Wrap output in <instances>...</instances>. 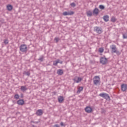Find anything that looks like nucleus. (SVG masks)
<instances>
[{
	"instance_id": "obj_10",
	"label": "nucleus",
	"mask_w": 127,
	"mask_h": 127,
	"mask_svg": "<svg viewBox=\"0 0 127 127\" xmlns=\"http://www.w3.org/2000/svg\"><path fill=\"white\" fill-rule=\"evenodd\" d=\"M17 104L19 106H22L24 104V100L23 99H20L17 101Z\"/></svg>"
},
{
	"instance_id": "obj_38",
	"label": "nucleus",
	"mask_w": 127,
	"mask_h": 127,
	"mask_svg": "<svg viewBox=\"0 0 127 127\" xmlns=\"http://www.w3.org/2000/svg\"><path fill=\"white\" fill-rule=\"evenodd\" d=\"M56 62H58V63H60V60H57Z\"/></svg>"
},
{
	"instance_id": "obj_37",
	"label": "nucleus",
	"mask_w": 127,
	"mask_h": 127,
	"mask_svg": "<svg viewBox=\"0 0 127 127\" xmlns=\"http://www.w3.org/2000/svg\"><path fill=\"white\" fill-rule=\"evenodd\" d=\"M31 123H33V124H39V122H34V121H31Z\"/></svg>"
},
{
	"instance_id": "obj_12",
	"label": "nucleus",
	"mask_w": 127,
	"mask_h": 127,
	"mask_svg": "<svg viewBox=\"0 0 127 127\" xmlns=\"http://www.w3.org/2000/svg\"><path fill=\"white\" fill-rule=\"evenodd\" d=\"M93 14L98 15V14H99V9H98V8H95L93 11Z\"/></svg>"
},
{
	"instance_id": "obj_3",
	"label": "nucleus",
	"mask_w": 127,
	"mask_h": 127,
	"mask_svg": "<svg viewBox=\"0 0 127 127\" xmlns=\"http://www.w3.org/2000/svg\"><path fill=\"white\" fill-rule=\"evenodd\" d=\"M94 31L98 34H102L103 33V29L101 27L96 26L94 28Z\"/></svg>"
},
{
	"instance_id": "obj_32",
	"label": "nucleus",
	"mask_w": 127,
	"mask_h": 127,
	"mask_svg": "<svg viewBox=\"0 0 127 127\" xmlns=\"http://www.w3.org/2000/svg\"><path fill=\"white\" fill-rule=\"evenodd\" d=\"M55 40L56 41V42H58L59 41V38H55Z\"/></svg>"
},
{
	"instance_id": "obj_19",
	"label": "nucleus",
	"mask_w": 127,
	"mask_h": 127,
	"mask_svg": "<svg viewBox=\"0 0 127 127\" xmlns=\"http://www.w3.org/2000/svg\"><path fill=\"white\" fill-rule=\"evenodd\" d=\"M86 14L87 15V16H92V14H93V13H92V11H88L87 12H86Z\"/></svg>"
},
{
	"instance_id": "obj_6",
	"label": "nucleus",
	"mask_w": 127,
	"mask_h": 127,
	"mask_svg": "<svg viewBox=\"0 0 127 127\" xmlns=\"http://www.w3.org/2000/svg\"><path fill=\"white\" fill-rule=\"evenodd\" d=\"M121 90L123 92H126L127 90V84H123L121 85Z\"/></svg>"
},
{
	"instance_id": "obj_9",
	"label": "nucleus",
	"mask_w": 127,
	"mask_h": 127,
	"mask_svg": "<svg viewBox=\"0 0 127 127\" xmlns=\"http://www.w3.org/2000/svg\"><path fill=\"white\" fill-rule=\"evenodd\" d=\"M63 14L64 16H66V15H73V14H74V12L72 11H71L70 12L65 11V12H64L63 13Z\"/></svg>"
},
{
	"instance_id": "obj_7",
	"label": "nucleus",
	"mask_w": 127,
	"mask_h": 127,
	"mask_svg": "<svg viewBox=\"0 0 127 127\" xmlns=\"http://www.w3.org/2000/svg\"><path fill=\"white\" fill-rule=\"evenodd\" d=\"M36 115L39 117L42 116L43 115V111L41 109H39L36 111Z\"/></svg>"
},
{
	"instance_id": "obj_17",
	"label": "nucleus",
	"mask_w": 127,
	"mask_h": 127,
	"mask_svg": "<svg viewBox=\"0 0 127 127\" xmlns=\"http://www.w3.org/2000/svg\"><path fill=\"white\" fill-rule=\"evenodd\" d=\"M57 74H58V75H60L61 76L62 75H63V70H62V69L58 70Z\"/></svg>"
},
{
	"instance_id": "obj_39",
	"label": "nucleus",
	"mask_w": 127,
	"mask_h": 127,
	"mask_svg": "<svg viewBox=\"0 0 127 127\" xmlns=\"http://www.w3.org/2000/svg\"><path fill=\"white\" fill-rule=\"evenodd\" d=\"M21 98H23V94H21Z\"/></svg>"
},
{
	"instance_id": "obj_31",
	"label": "nucleus",
	"mask_w": 127,
	"mask_h": 127,
	"mask_svg": "<svg viewBox=\"0 0 127 127\" xmlns=\"http://www.w3.org/2000/svg\"><path fill=\"white\" fill-rule=\"evenodd\" d=\"M58 62L57 61L56 62H54V63H53V65L54 66H57V64H58Z\"/></svg>"
},
{
	"instance_id": "obj_29",
	"label": "nucleus",
	"mask_w": 127,
	"mask_h": 127,
	"mask_svg": "<svg viewBox=\"0 0 127 127\" xmlns=\"http://www.w3.org/2000/svg\"><path fill=\"white\" fill-rule=\"evenodd\" d=\"M71 6H72V7H75L76 6V4L74 2H72L70 3Z\"/></svg>"
},
{
	"instance_id": "obj_16",
	"label": "nucleus",
	"mask_w": 127,
	"mask_h": 127,
	"mask_svg": "<svg viewBox=\"0 0 127 127\" xmlns=\"http://www.w3.org/2000/svg\"><path fill=\"white\" fill-rule=\"evenodd\" d=\"M20 90L22 92H25V91H26L27 90V88H26V86H21Z\"/></svg>"
},
{
	"instance_id": "obj_36",
	"label": "nucleus",
	"mask_w": 127,
	"mask_h": 127,
	"mask_svg": "<svg viewBox=\"0 0 127 127\" xmlns=\"http://www.w3.org/2000/svg\"><path fill=\"white\" fill-rule=\"evenodd\" d=\"M53 127H60V126L58 124H56L53 126Z\"/></svg>"
},
{
	"instance_id": "obj_22",
	"label": "nucleus",
	"mask_w": 127,
	"mask_h": 127,
	"mask_svg": "<svg viewBox=\"0 0 127 127\" xmlns=\"http://www.w3.org/2000/svg\"><path fill=\"white\" fill-rule=\"evenodd\" d=\"M98 51L100 53H103L104 52V49L100 48L98 50Z\"/></svg>"
},
{
	"instance_id": "obj_14",
	"label": "nucleus",
	"mask_w": 127,
	"mask_h": 127,
	"mask_svg": "<svg viewBox=\"0 0 127 127\" xmlns=\"http://www.w3.org/2000/svg\"><path fill=\"white\" fill-rule=\"evenodd\" d=\"M103 18L104 20L106 21V22L109 21V15H106L105 16H104Z\"/></svg>"
},
{
	"instance_id": "obj_11",
	"label": "nucleus",
	"mask_w": 127,
	"mask_h": 127,
	"mask_svg": "<svg viewBox=\"0 0 127 127\" xmlns=\"http://www.w3.org/2000/svg\"><path fill=\"white\" fill-rule=\"evenodd\" d=\"M85 111L86 113H92V109L90 107H87L85 108Z\"/></svg>"
},
{
	"instance_id": "obj_35",
	"label": "nucleus",
	"mask_w": 127,
	"mask_h": 127,
	"mask_svg": "<svg viewBox=\"0 0 127 127\" xmlns=\"http://www.w3.org/2000/svg\"><path fill=\"white\" fill-rule=\"evenodd\" d=\"M77 77H75L74 79H73V81L74 82H75V83H76V81H77Z\"/></svg>"
},
{
	"instance_id": "obj_15",
	"label": "nucleus",
	"mask_w": 127,
	"mask_h": 127,
	"mask_svg": "<svg viewBox=\"0 0 127 127\" xmlns=\"http://www.w3.org/2000/svg\"><path fill=\"white\" fill-rule=\"evenodd\" d=\"M7 9L9 11L12 10V5L9 4L7 6Z\"/></svg>"
},
{
	"instance_id": "obj_34",
	"label": "nucleus",
	"mask_w": 127,
	"mask_h": 127,
	"mask_svg": "<svg viewBox=\"0 0 127 127\" xmlns=\"http://www.w3.org/2000/svg\"><path fill=\"white\" fill-rule=\"evenodd\" d=\"M115 53H116V54H117V55H120V51H117L115 52Z\"/></svg>"
},
{
	"instance_id": "obj_41",
	"label": "nucleus",
	"mask_w": 127,
	"mask_h": 127,
	"mask_svg": "<svg viewBox=\"0 0 127 127\" xmlns=\"http://www.w3.org/2000/svg\"><path fill=\"white\" fill-rule=\"evenodd\" d=\"M32 127H35V126L33 125H32Z\"/></svg>"
},
{
	"instance_id": "obj_30",
	"label": "nucleus",
	"mask_w": 127,
	"mask_h": 127,
	"mask_svg": "<svg viewBox=\"0 0 127 127\" xmlns=\"http://www.w3.org/2000/svg\"><path fill=\"white\" fill-rule=\"evenodd\" d=\"M4 44H8V40H4Z\"/></svg>"
},
{
	"instance_id": "obj_26",
	"label": "nucleus",
	"mask_w": 127,
	"mask_h": 127,
	"mask_svg": "<svg viewBox=\"0 0 127 127\" xmlns=\"http://www.w3.org/2000/svg\"><path fill=\"white\" fill-rule=\"evenodd\" d=\"M99 8H100V9H105V6H104L103 5H100L99 6Z\"/></svg>"
},
{
	"instance_id": "obj_1",
	"label": "nucleus",
	"mask_w": 127,
	"mask_h": 127,
	"mask_svg": "<svg viewBox=\"0 0 127 127\" xmlns=\"http://www.w3.org/2000/svg\"><path fill=\"white\" fill-rule=\"evenodd\" d=\"M99 96L100 97H102V98H104V99H105V100H107V101H110L111 100V98H110V95L106 93H100L99 94Z\"/></svg>"
},
{
	"instance_id": "obj_21",
	"label": "nucleus",
	"mask_w": 127,
	"mask_h": 127,
	"mask_svg": "<svg viewBox=\"0 0 127 127\" xmlns=\"http://www.w3.org/2000/svg\"><path fill=\"white\" fill-rule=\"evenodd\" d=\"M43 59H44V57L43 56H42L41 57L38 59V60L39 61H41V62H43Z\"/></svg>"
},
{
	"instance_id": "obj_2",
	"label": "nucleus",
	"mask_w": 127,
	"mask_h": 127,
	"mask_svg": "<svg viewBox=\"0 0 127 127\" xmlns=\"http://www.w3.org/2000/svg\"><path fill=\"white\" fill-rule=\"evenodd\" d=\"M19 48H20V51H21V52H23V53L27 52V47L26 46V45L25 44L21 45L19 47Z\"/></svg>"
},
{
	"instance_id": "obj_24",
	"label": "nucleus",
	"mask_w": 127,
	"mask_h": 127,
	"mask_svg": "<svg viewBox=\"0 0 127 127\" xmlns=\"http://www.w3.org/2000/svg\"><path fill=\"white\" fill-rule=\"evenodd\" d=\"M123 39H127V33L123 34Z\"/></svg>"
},
{
	"instance_id": "obj_18",
	"label": "nucleus",
	"mask_w": 127,
	"mask_h": 127,
	"mask_svg": "<svg viewBox=\"0 0 127 127\" xmlns=\"http://www.w3.org/2000/svg\"><path fill=\"white\" fill-rule=\"evenodd\" d=\"M84 89V87H82V86H80L78 88V90L77 91V93H80L81 92H82V91H83V89Z\"/></svg>"
},
{
	"instance_id": "obj_20",
	"label": "nucleus",
	"mask_w": 127,
	"mask_h": 127,
	"mask_svg": "<svg viewBox=\"0 0 127 127\" xmlns=\"http://www.w3.org/2000/svg\"><path fill=\"white\" fill-rule=\"evenodd\" d=\"M112 22H116V21H117V19H116V17H112L111 18V19Z\"/></svg>"
},
{
	"instance_id": "obj_13",
	"label": "nucleus",
	"mask_w": 127,
	"mask_h": 127,
	"mask_svg": "<svg viewBox=\"0 0 127 127\" xmlns=\"http://www.w3.org/2000/svg\"><path fill=\"white\" fill-rule=\"evenodd\" d=\"M64 101V97L62 96H60L58 97L59 103H62Z\"/></svg>"
},
{
	"instance_id": "obj_25",
	"label": "nucleus",
	"mask_w": 127,
	"mask_h": 127,
	"mask_svg": "<svg viewBox=\"0 0 127 127\" xmlns=\"http://www.w3.org/2000/svg\"><path fill=\"white\" fill-rule=\"evenodd\" d=\"M14 98L16 100H18V99H19V95H18V94H15L14 96Z\"/></svg>"
},
{
	"instance_id": "obj_23",
	"label": "nucleus",
	"mask_w": 127,
	"mask_h": 127,
	"mask_svg": "<svg viewBox=\"0 0 127 127\" xmlns=\"http://www.w3.org/2000/svg\"><path fill=\"white\" fill-rule=\"evenodd\" d=\"M24 74L27 76H30V72L29 71H24Z\"/></svg>"
},
{
	"instance_id": "obj_27",
	"label": "nucleus",
	"mask_w": 127,
	"mask_h": 127,
	"mask_svg": "<svg viewBox=\"0 0 127 127\" xmlns=\"http://www.w3.org/2000/svg\"><path fill=\"white\" fill-rule=\"evenodd\" d=\"M81 81H82V78L79 77H77L76 83H79V82H81Z\"/></svg>"
},
{
	"instance_id": "obj_5",
	"label": "nucleus",
	"mask_w": 127,
	"mask_h": 127,
	"mask_svg": "<svg viewBox=\"0 0 127 127\" xmlns=\"http://www.w3.org/2000/svg\"><path fill=\"white\" fill-rule=\"evenodd\" d=\"M100 82V77L99 76H95L93 78V83L94 85H98Z\"/></svg>"
},
{
	"instance_id": "obj_33",
	"label": "nucleus",
	"mask_w": 127,
	"mask_h": 127,
	"mask_svg": "<svg viewBox=\"0 0 127 127\" xmlns=\"http://www.w3.org/2000/svg\"><path fill=\"white\" fill-rule=\"evenodd\" d=\"M60 125L62 127H65V125L64 124V123H63V122H61V124H60Z\"/></svg>"
},
{
	"instance_id": "obj_40",
	"label": "nucleus",
	"mask_w": 127,
	"mask_h": 127,
	"mask_svg": "<svg viewBox=\"0 0 127 127\" xmlns=\"http://www.w3.org/2000/svg\"><path fill=\"white\" fill-rule=\"evenodd\" d=\"M60 64H63V62H62V61L60 62Z\"/></svg>"
},
{
	"instance_id": "obj_4",
	"label": "nucleus",
	"mask_w": 127,
	"mask_h": 127,
	"mask_svg": "<svg viewBox=\"0 0 127 127\" xmlns=\"http://www.w3.org/2000/svg\"><path fill=\"white\" fill-rule=\"evenodd\" d=\"M100 63L102 64V65H106L108 63V59L106 58V56L104 57H101L100 60Z\"/></svg>"
},
{
	"instance_id": "obj_8",
	"label": "nucleus",
	"mask_w": 127,
	"mask_h": 127,
	"mask_svg": "<svg viewBox=\"0 0 127 127\" xmlns=\"http://www.w3.org/2000/svg\"><path fill=\"white\" fill-rule=\"evenodd\" d=\"M110 48L112 49V51H111V52L112 53H115L117 51V50H116V45H112L110 46Z\"/></svg>"
},
{
	"instance_id": "obj_28",
	"label": "nucleus",
	"mask_w": 127,
	"mask_h": 127,
	"mask_svg": "<svg viewBox=\"0 0 127 127\" xmlns=\"http://www.w3.org/2000/svg\"><path fill=\"white\" fill-rule=\"evenodd\" d=\"M106 113V110L104 109L103 108H101V114H105Z\"/></svg>"
}]
</instances>
